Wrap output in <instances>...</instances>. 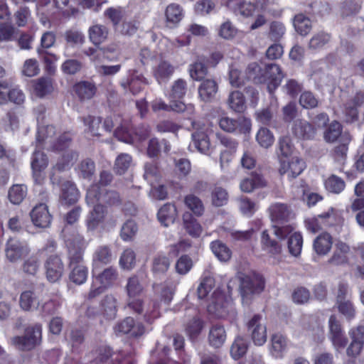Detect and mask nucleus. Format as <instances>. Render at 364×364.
I'll return each mask as SVG.
<instances>
[{"instance_id":"5","label":"nucleus","mask_w":364,"mask_h":364,"mask_svg":"<svg viewBox=\"0 0 364 364\" xmlns=\"http://www.w3.org/2000/svg\"><path fill=\"white\" fill-rule=\"evenodd\" d=\"M240 279V288L243 300L250 295L262 292L264 289V279L258 273L252 272L247 274H243Z\"/></svg>"},{"instance_id":"38","label":"nucleus","mask_w":364,"mask_h":364,"mask_svg":"<svg viewBox=\"0 0 364 364\" xmlns=\"http://www.w3.org/2000/svg\"><path fill=\"white\" fill-rule=\"evenodd\" d=\"M70 273L68 278L70 281L76 285L85 284L88 277V267L85 264L75 265L73 267H68Z\"/></svg>"},{"instance_id":"42","label":"nucleus","mask_w":364,"mask_h":364,"mask_svg":"<svg viewBox=\"0 0 364 364\" xmlns=\"http://www.w3.org/2000/svg\"><path fill=\"white\" fill-rule=\"evenodd\" d=\"M78 152L74 150L65 151L58 160L56 164L53 166L54 170L60 172L68 170L77 160Z\"/></svg>"},{"instance_id":"59","label":"nucleus","mask_w":364,"mask_h":364,"mask_svg":"<svg viewBox=\"0 0 364 364\" xmlns=\"http://www.w3.org/2000/svg\"><path fill=\"white\" fill-rule=\"evenodd\" d=\"M331 35L326 32L321 31L314 34L309 41L310 49L319 50L329 43Z\"/></svg>"},{"instance_id":"24","label":"nucleus","mask_w":364,"mask_h":364,"mask_svg":"<svg viewBox=\"0 0 364 364\" xmlns=\"http://www.w3.org/2000/svg\"><path fill=\"white\" fill-rule=\"evenodd\" d=\"M329 328L331 339L336 348H344L348 343L347 338L343 335L341 325L335 315L329 318Z\"/></svg>"},{"instance_id":"49","label":"nucleus","mask_w":364,"mask_h":364,"mask_svg":"<svg viewBox=\"0 0 364 364\" xmlns=\"http://www.w3.org/2000/svg\"><path fill=\"white\" fill-rule=\"evenodd\" d=\"M228 105L233 111L237 113H242L246 109L245 98L242 92L233 91L228 97Z\"/></svg>"},{"instance_id":"61","label":"nucleus","mask_w":364,"mask_h":364,"mask_svg":"<svg viewBox=\"0 0 364 364\" xmlns=\"http://www.w3.org/2000/svg\"><path fill=\"white\" fill-rule=\"evenodd\" d=\"M326 188L331 193H340L346 186L345 181L336 175H331L325 181Z\"/></svg>"},{"instance_id":"44","label":"nucleus","mask_w":364,"mask_h":364,"mask_svg":"<svg viewBox=\"0 0 364 364\" xmlns=\"http://www.w3.org/2000/svg\"><path fill=\"white\" fill-rule=\"evenodd\" d=\"M174 71L175 68L169 62L162 60L154 70V76L161 83L168 80Z\"/></svg>"},{"instance_id":"63","label":"nucleus","mask_w":364,"mask_h":364,"mask_svg":"<svg viewBox=\"0 0 364 364\" xmlns=\"http://www.w3.org/2000/svg\"><path fill=\"white\" fill-rule=\"evenodd\" d=\"M256 140L262 147L267 149L273 144L274 137L269 129L262 127L256 134Z\"/></svg>"},{"instance_id":"4","label":"nucleus","mask_w":364,"mask_h":364,"mask_svg":"<svg viewBox=\"0 0 364 364\" xmlns=\"http://www.w3.org/2000/svg\"><path fill=\"white\" fill-rule=\"evenodd\" d=\"M86 200L88 204L100 203L103 202L108 207L119 206L122 199L118 191L106 189L98 185H91L87 191Z\"/></svg>"},{"instance_id":"58","label":"nucleus","mask_w":364,"mask_h":364,"mask_svg":"<svg viewBox=\"0 0 364 364\" xmlns=\"http://www.w3.org/2000/svg\"><path fill=\"white\" fill-rule=\"evenodd\" d=\"M303 246V237L299 232H295L288 239V248L289 253L298 257L300 255Z\"/></svg>"},{"instance_id":"29","label":"nucleus","mask_w":364,"mask_h":364,"mask_svg":"<svg viewBox=\"0 0 364 364\" xmlns=\"http://www.w3.org/2000/svg\"><path fill=\"white\" fill-rule=\"evenodd\" d=\"M118 272L115 267L105 268L102 272L95 276V279L106 289L114 286L118 279Z\"/></svg>"},{"instance_id":"6","label":"nucleus","mask_w":364,"mask_h":364,"mask_svg":"<svg viewBox=\"0 0 364 364\" xmlns=\"http://www.w3.org/2000/svg\"><path fill=\"white\" fill-rule=\"evenodd\" d=\"M46 291L43 286L23 291L19 298L20 307L26 311H29L33 309H38L41 304L44 301Z\"/></svg>"},{"instance_id":"17","label":"nucleus","mask_w":364,"mask_h":364,"mask_svg":"<svg viewBox=\"0 0 364 364\" xmlns=\"http://www.w3.org/2000/svg\"><path fill=\"white\" fill-rule=\"evenodd\" d=\"M291 132L297 139L305 141L315 139L317 134L316 127L304 119L294 121Z\"/></svg>"},{"instance_id":"18","label":"nucleus","mask_w":364,"mask_h":364,"mask_svg":"<svg viewBox=\"0 0 364 364\" xmlns=\"http://www.w3.org/2000/svg\"><path fill=\"white\" fill-rule=\"evenodd\" d=\"M33 225L41 228H48L52 222L53 216L45 203H39L33 207L30 213Z\"/></svg>"},{"instance_id":"45","label":"nucleus","mask_w":364,"mask_h":364,"mask_svg":"<svg viewBox=\"0 0 364 364\" xmlns=\"http://www.w3.org/2000/svg\"><path fill=\"white\" fill-rule=\"evenodd\" d=\"M228 6L232 9L235 13H238L246 17L252 16L256 9L254 4L247 2L245 0H229Z\"/></svg>"},{"instance_id":"60","label":"nucleus","mask_w":364,"mask_h":364,"mask_svg":"<svg viewBox=\"0 0 364 364\" xmlns=\"http://www.w3.org/2000/svg\"><path fill=\"white\" fill-rule=\"evenodd\" d=\"M352 139L349 132L345 131L343 135V140L339 141L340 144L333 149V155L336 159H344L346 156L348 144Z\"/></svg>"},{"instance_id":"23","label":"nucleus","mask_w":364,"mask_h":364,"mask_svg":"<svg viewBox=\"0 0 364 364\" xmlns=\"http://www.w3.org/2000/svg\"><path fill=\"white\" fill-rule=\"evenodd\" d=\"M260 244L262 250L271 257H276L282 254V244L279 240L273 238L267 230H263L261 233Z\"/></svg>"},{"instance_id":"54","label":"nucleus","mask_w":364,"mask_h":364,"mask_svg":"<svg viewBox=\"0 0 364 364\" xmlns=\"http://www.w3.org/2000/svg\"><path fill=\"white\" fill-rule=\"evenodd\" d=\"M192 139L195 147L200 152L206 154L210 150V142L205 132L196 131L192 134Z\"/></svg>"},{"instance_id":"28","label":"nucleus","mask_w":364,"mask_h":364,"mask_svg":"<svg viewBox=\"0 0 364 364\" xmlns=\"http://www.w3.org/2000/svg\"><path fill=\"white\" fill-rule=\"evenodd\" d=\"M266 186V181L263 176L257 172H252L251 174L244 178L240 183V188L243 192L250 193L255 189Z\"/></svg>"},{"instance_id":"14","label":"nucleus","mask_w":364,"mask_h":364,"mask_svg":"<svg viewBox=\"0 0 364 364\" xmlns=\"http://www.w3.org/2000/svg\"><path fill=\"white\" fill-rule=\"evenodd\" d=\"M336 223V214L333 209L322 214L317 218H308L305 220V225L308 230L316 233L323 228L333 226Z\"/></svg>"},{"instance_id":"25","label":"nucleus","mask_w":364,"mask_h":364,"mask_svg":"<svg viewBox=\"0 0 364 364\" xmlns=\"http://www.w3.org/2000/svg\"><path fill=\"white\" fill-rule=\"evenodd\" d=\"M97 87L92 82L82 80L73 86V92L80 101L90 100L97 92Z\"/></svg>"},{"instance_id":"33","label":"nucleus","mask_w":364,"mask_h":364,"mask_svg":"<svg viewBox=\"0 0 364 364\" xmlns=\"http://www.w3.org/2000/svg\"><path fill=\"white\" fill-rule=\"evenodd\" d=\"M210 247L214 255L220 262H227L232 257V252L230 248L220 240L212 241Z\"/></svg>"},{"instance_id":"39","label":"nucleus","mask_w":364,"mask_h":364,"mask_svg":"<svg viewBox=\"0 0 364 364\" xmlns=\"http://www.w3.org/2000/svg\"><path fill=\"white\" fill-rule=\"evenodd\" d=\"M288 339L281 333H275L271 337V352L276 358H282L287 348Z\"/></svg>"},{"instance_id":"26","label":"nucleus","mask_w":364,"mask_h":364,"mask_svg":"<svg viewBox=\"0 0 364 364\" xmlns=\"http://www.w3.org/2000/svg\"><path fill=\"white\" fill-rule=\"evenodd\" d=\"M271 220L277 223H284L289 221L291 215L289 207L284 203H276L269 208Z\"/></svg>"},{"instance_id":"35","label":"nucleus","mask_w":364,"mask_h":364,"mask_svg":"<svg viewBox=\"0 0 364 364\" xmlns=\"http://www.w3.org/2000/svg\"><path fill=\"white\" fill-rule=\"evenodd\" d=\"M218 91V85L213 80H203L198 87V95L204 102H211Z\"/></svg>"},{"instance_id":"51","label":"nucleus","mask_w":364,"mask_h":364,"mask_svg":"<svg viewBox=\"0 0 364 364\" xmlns=\"http://www.w3.org/2000/svg\"><path fill=\"white\" fill-rule=\"evenodd\" d=\"M184 204L197 217L203 215L205 208L202 200L194 194H188L184 198Z\"/></svg>"},{"instance_id":"36","label":"nucleus","mask_w":364,"mask_h":364,"mask_svg":"<svg viewBox=\"0 0 364 364\" xmlns=\"http://www.w3.org/2000/svg\"><path fill=\"white\" fill-rule=\"evenodd\" d=\"M183 226L186 232L193 237H198L202 233V227L198 220L190 212H185L183 214Z\"/></svg>"},{"instance_id":"57","label":"nucleus","mask_w":364,"mask_h":364,"mask_svg":"<svg viewBox=\"0 0 364 364\" xmlns=\"http://www.w3.org/2000/svg\"><path fill=\"white\" fill-rule=\"evenodd\" d=\"M132 162V158L127 154H120L116 158L113 170L117 175L124 174L129 168L130 167Z\"/></svg>"},{"instance_id":"27","label":"nucleus","mask_w":364,"mask_h":364,"mask_svg":"<svg viewBox=\"0 0 364 364\" xmlns=\"http://www.w3.org/2000/svg\"><path fill=\"white\" fill-rule=\"evenodd\" d=\"M333 237L328 232H322L318 235L313 243V248L319 256L326 255L331 250Z\"/></svg>"},{"instance_id":"15","label":"nucleus","mask_w":364,"mask_h":364,"mask_svg":"<svg viewBox=\"0 0 364 364\" xmlns=\"http://www.w3.org/2000/svg\"><path fill=\"white\" fill-rule=\"evenodd\" d=\"M263 73L265 82H267V90L270 94H273L284 77L282 70L279 65L269 63L265 65Z\"/></svg>"},{"instance_id":"12","label":"nucleus","mask_w":364,"mask_h":364,"mask_svg":"<svg viewBox=\"0 0 364 364\" xmlns=\"http://www.w3.org/2000/svg\"><path fill=\"white\" fill-rule=\"evenodd\" d=\"M364 104V92L358 91L344 105V119L346 123H353L358 121V108Z\"/></svg>"},{"instance_id":"31","label":"nucleus","mask_w":364,"mask_h":364,"mask_svg":"<svg viewBox=\"0 0 364 364\" xmlns=\"http://www.w3.org/2000/svg\"><path fill=\"white\" fill-rule=\"evenodd\" d=\"M102 314L107 320H112L117 316V299L112 294L106 295L101 301Z\"/></svg>"},{"instance_id":"30","label":"nucleus","mask_w":364,"mask_h":364,"mask_svg":"<svg viewBox=\"0 0 364 364\" xmlns=\"http://www.w3.org/2000/svg\"><path fill=\"white\" fill-rule=\"evenodd\" d=\"M79 198V192L76 186L70 182L66 181L63 183L61 188L60 200L66 205L75 204Z\"/></svg>"},{"instance_id":"43","label":"nucleus","mask_w":364,"mask_h":364,"mask_svg":"<svg viewBox=\"0 0 364 364\" xmlns=\"http://www.w3.org/2000/svg\"><path fill=\"white\" fill-rule=\"evenodd\" d=\"M78 152L74 150L65 151L58 160L56 164L53 166L54 170L60 172L68 170L77 160Z\"/></svg>"},{"instance_id":"47","label":"nucleus","mask_w":364,"mask_h":364,"mask_svg":"<svg viewBox=\"0 0 364 364\" xmlns=\"http://www.w3.org/2000/svg\"><path fill=\"white\" fill-rule=\"evenodd\" d=\"M32 87L36 96L41 98L51 93L53 90L51 80L43 77L34 80Z\"/></svg>"},{"instance_id":"37","label":"nucleus","mask_w":364,"mask_h":364,"mask_svg":"<svg viewBox=\"0 0 364 364\" xmlns=\"http://www.w3.org/2000/svg\"><path fill=\"white\" fill-rule=\"evenodd\" d=\"M226 339V332L222 325H213L208 334L209 344L214 348H220L225 343Z\"/></svg>"},{"instance_id":"20","label":"nucleus","mask_w":364,"mask_h":364,"mask_svg":"<svg viewBox=\"0 0 364 364\" xmlns=\"http://www.w3.org/2000/svg\"><path fill=\"white\" fill-rule=\"evenodd\" d=\"M350 246L342 241L335 244L334 250L327 263L332 266H345L349 264Z\"/></svg>"},{"instance_id":"8","label":"nucleus","mask_w":364,"mask_h":364,"mask_svg":"<svg viewBox=\"0 0 364 364\" xmlns=\"http://www.w3.org/2000/svg\"><path fill=\"white\" fill-rule=\"evenodd\" d=\"M114 331L117 334H128L132 338H137L145 333L146 328L141 322H136L133 317L127 316L116 323Z\"/></svg>"},{"instance_id":"19","label":"nucleus","mask_w":364,"mask_h":364,"mask_svg":"<svg viewBox=\"0 0 364 364\" xmlns=\"http://www.w3.org/2000/svg\"><path fill=\"white\" fill-rule=\"evenodd\" d=\"M279 172L281 176L288 175L289 179H294L300 175L306 168L305 162L297 157L292 158L290 161L280 159Z\"/></svg>"},{"instance_id":"46","label":"nucleus","mask_w":364,"mask_h":364,"mask_svg":"<svg viewBox=\"0 0 364 364\" xmlns=\"http://www.w3.org/2000/svg\"><path fill=\"white\" fill-rule=\"evenodd\" d=\"M263 71L264 68H262L257 63L253 62L247 65L245 75L247 80L252 81L255 84H262L265 83Z\"/></svg>"},{"instance_id":"22","label":"nucleus","mask_w":364,"mask_h":364,"mask_svg":"<svg viewBox=\"0 0 364 364\" xmlns=\"http://www.w3.org/2000/svg\"><path fill=\"white\" fill-rule=\"evenodd\" d=\"M93 208L88 213L86 219V226L89 231L95 230L100 224L103 223L107 215V208L102 203L93 204Z\"/></svg>"},{"instance_id":"13","label":"nucleus","mask_w":364,"mask_h":364,"mask_svg":"<svg viewBox=\"0 0 364 364\" xmlns=\"http://www.w3.org/2000/svg\"><path fill=\"white\" fill-rule=\"evenodd\" d=\"M6 256L11 262H16L28 255L30 249L26 242L21 241L15 237L8 240L6 245Z\"/></svg>"},{"instance_id":"2","label":"nucleus","mask_w":364,"mask_h":364,"mask_svg":"<svg viewBox=\"0 0 364 364\" xmlns=\"http://www.w3.org/2000/svg\"><path fill=\"white\" fill-rule=\"evenodd\" d=\"M89 364H136L135 359L122 350L114 352L108 346H99L87 355Z\"/></svg>"},{"instance_id":"21","label":"nucleus","mask_w":364,"mask_h":364,"mask_svg":"<svg viewBox=\"0 0 364 364\" xmlns=\"http://www.w3.org/2000/svg\"><path fill=\"white\" fill-rule=\"evenodd\" d=\"M148 83L147 79L142 74L133 70L130 71L127 80L122 81L120 85L124 90H129L133 95H136L142 90L144 85Z\"/></svg>"},{"instance_id":"10","label":"nucleus","mask_w":364,"mask_h":364,"mask_svg":"<svg viewBox=\"0 0 364 364\" xmlns=\"http://www.w3.org/2000/svg\"><path fill=\"white\" fill-rule=\"evenodd\" d=\"M262 316L255 314L247 323V330L255 345L262 346L267 341V328L261 323Z\"/></svg>"},{"instance_id":"53","label":"nucleus","mask_w":364,"mask_h":364,"mask_svg":"<svg viewBox=\"0 0 364 364\" xmlns=\"http://www.w3.org/2000/svg\"><path fill=\"white\" fill-rule=\"evenodd\" d=\"M247 348L248 345L246 339L238 336L235 338L230 347V355L235 360L240 359L246 354Z\"/></svg>"},{"instance_id":"40","label":"nucleus","mask_w":364,"mask_h":364,"mask_svg":"<svg viewBox=\"0 0 364 364\" xmlns=\"http://www.w3.org/2000/svg\"><path fill=\"white\" fill-rule=\"evenodd\" d=\"M242 123L244 124L245 131L249 132L250 129V122L245 119H243L242 122H240L228 117H223L219 120L220 127L228 132H235L238 128L240 129V131H242V129L240 128Z\"/></svg>"},{"instance_id":"16","label":"nucleus","mask_w":364,"mask_h":364,"mask_svg":"<svg viewBox=\"0 0 364 364\" xmlns=\"http://www.w3.org/2000/svg\"><path fill=\"white\" fill-rule=\"evenodd\" d=\"M351 342L346 349L347 355L353 359L356 358L362 352L364 346V326H359L352 328L349 332Z\"/></svg>"},{"instance_id":"48","label":"nucleus","mask_w":364,"mask_h":364,"mask_svg":"<svg viewBox=\"0 0 364 364\" xmlns=\"http://www.w3.org/2000/svg\"><path fill=\"white\" fill-rule=\"evenodd\" d=\"M27 186L24 184H14L8 192L9 201L14 205L21 204L27 195Z\"/></svg>"},{"instance_id":"50","label":"nucleus","mask_w":364,"mask_h":364,"mask_svg":"<svg viewBox=\"0 0 364 364\" xmlns=\"http://www.w3.org/2000/svg\"><path fill=\"white\" fill-rule=\"evenodd\" d=\"M38 53L44 63L46 72L49 75H53L56 70L55 63L58 60L59 56L41 48H38Z\"/></svg>"},{"instance_id":"1","label":"nucleus","mask_w":364,"mask_h":364,"mask_svg":"<svg viewBox=\"0 0 364 364\" xmlns=\"http://www.w3.org/2000/svg\"><path fill=\"white\" fill-rule=\"evenodd\" d=\"M125 289L127 294L126 307L134 314H143L144 321L149 324H152L161 316V304L168 305L173 297L170 289L164 287L161 289L159 295L149 301L144 310V302L141 297L144 286L137 275H133L127 279Z\"/></svg>"},{"instance_id":"52","label":"nucleus","mask_w":364,"mask_h":364,"mask_svg":"<svg viewBox=\"0 0 364 364\" xmlns=\"http://www.w3.org/2000/svg\"><path fill=\"white\" fill-rule=\"evenodd\" d=\"M294 26L296 32L304 36L309 34L312 28L310 18L303 14L294 16Z\"/></svg>"},{"instance_id":"32","label":"nucleus","mask_w":364,"mask_h":364,"mask_svg":"<svg viewBox=\"0 0 364 364\" xmlns=\"http://www.w3.org/2000/svg\"><path fill=\"white\" fill-rule=\"evenodd\" d=\"M344 132L343 125L339 122L333 120L326 127L323 132V139L328 143L343 140Z\"/></svg>"},{"instance_id":"62","label":"nucleus","mask_w":364,"mask_h":364,"mask_svg":"<svg viewBox=\"0 0 364 364\" xmlns=\"http://www.w3.org/2000/svg\"><path fill=\"white\" fill-rule=\"evenodd\" d=\"M138 231V226L133 220H127L122 225L120 237L124 241H130Z\"/></svg>"},{"instance_id":"9","label":"nucleus","mask_w":364,"mask_h":364,"mask_svg":"<svg viewBox=\"0 0 364 364\" xmlns=\"http://www.w3.org/2000/svg\"><path fill=\"white\" fill-rule=\"evenodd\" d=\"M44 269L46 279L50 283H55L62 278L65 265L59 255H51L46 259Z\"/></svg>"},{"instance_id":"64","label":"nucleus","mask_w":364,"mask_h":364,"mask_svg":"<svg viewBox=\"0 0 364 364\" xmlns=\"http://www.w3.org/2000/svg\"><path fill=\"white\" fill-rule=\"evenodd\" d=\"M40 267V259L37 255H33L24 260L22 264L23 272L28 275L34 276Z\"/></svg>"},{"instance_id":"3","label":"nucleus","mask_w":364,"mask_h":364,"mask_svg":"<svg viewBox=\"0 0 364 364\" xmlns=\"http://www.w3.org/2000/svg\"><path fill=\"white\" fill-rule=\"evenodd\" d=\"M42 324L36 323L24 328L23 335L15 336L10 343L21 351H31L39 346L42 342Z\"/></svg>"},{"instance_id":"56","label":"nucleus","mask_w":364,"mask_h":364,"mask_svg":"<svg viewBox=\"0 0 364 364\" xmlns=\"http://www.w3.org/2000/svg\"><path fill=\"white\" fill-rule=\"evenodd\" d=\"M165 16L168 23L176 26L183 18V10L178 4H171L166 7Z\"/></svg>"},{"instance_id":"7","label":"nucleus","mask_w":364,"mask_h":364,"mask_svg":"<svg viewBox=\"0 0 364 364\" xmlns=\"http://www.w3.org/2000/svg\"><path fill=\"white\" fill-rule=\"evenodd\" d=\"M86 242L83 237H76L68 245V267L85 264L84 253L86 249Z\"/></svg>"},{"instance_id":"34","label":"nucleus","mask_w":364,"mask_h":364,"mask_svg":"<svg viewBox=\"0 0 364 364\" xmlns=\"http://www.w3.org/2000/svg\"><path fill=\"white\" fill-rule=\"evenodd\" d=\"M88 33L90 41L99 46L107 39L109 29L104 25L95 24L89 28Z\"/></svg>"},{"instance_id":"11","label":"nucleus","mask_w":364,"mask_h":364,"mask_svg":"<svg viewBox=\"0 0 364 364\" xmlns=\"http://www.w3.org/2000/svg\"><path fill=\"white\" fill-rule=\"evenodd\" d=\"M220 145L222 146L220 154V162L222 167L228 164L234 158L238 142L233 138L223 134H218Z\"/></svg>"},{"instance_id":"41","label":"nucleus","mask_w":364,"mask_h":364,"mask_svg":"<svg viewBox=\"0 0 364 364\" xmlns=\"http://www.w3.org/2000/svg\"><path fill=\"white\" fill-rule=\"evenodd\" d=\"M176 213L175 205L168 203L159 210L157 218L161 225L167 227L170 223H173Z\"/></svg>"},{"instance_id":"55","label":"nucleus","mask_w":364,"mask_h":364,"mask_svg":"<svg viewBox=\"0 0 364 364\" xmlns=\"http://www.w3.org/2000/svg\"><path fill=\"white\" fill-rule=\"evenodd\" d=\"M228 302L225 300L223 295H220L216 301H212L208 306V311L213 314L215 316L222 318L226 314V308L228 307Z\"/></svg>"}]
</instances>
